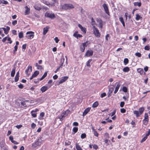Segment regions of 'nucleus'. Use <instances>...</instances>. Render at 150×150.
<instances>
[{
  "label": "nucleus",
  "mask_w": 150,
  "mask_h": 150,
  "mask_svg": "<svg viewBox=\"0 0 150 150\" xmlns=\"http://www.w3.org/2000/svg\"><path fill=\"white\" fill-rule=\"evenodd\" d=\"M1 29H3L4 31V33L6 34H7L8 33V31L10 29V28L9 26H7L6 28H0V30Z\"/></svg>",
  "instance_id": "f8f14e48"
},
{
  "label": "nucleus",
  "mask_w": 150,
  "mask_h": 150,
  "mask_svg": "<svg viewBox=\"0 0 150 150\" xmlns=\"http://www.w3.org/2000/svg\"><path fill=\"white\" fill-rule=\"evenodd\" d=\"M103 6L104 9L105 13L108 16H110L109 12L108 5L105 4L103 5Z\"/></svg>",
  "instance_id": "1a4fd4ad"
},
{
  "label": "nucleus",
  "mask_w": 150,
  "mask_h": 150,
  "mask_svg": "<svg viewBox=\"0 0 150 150\" xmlns=\"http://www.w3.org/2000/svg\"><path fill=\"white\" fill-rule=\"evenodd\" d=\"M68 112L67 111L64 112H63L61 115L59 116V118L60 119V120H63V118L67 115V112Z\"/></svg>",
  "instance_id": "4468645a"
},
{
  "label": "nucleus",
  "mask_w": 150,
  "mask_h": 150,
  "mask_svg": "<svg viewBox=\"0 0 150 150\" xmlns=\"http://www.w3.org/2000/svg\"><path fill=\"white\" fill-rule=\"evenodd\" d=\"M129 62V60L127 58H125L124 60V63L125 65L127 64Z\"/></svg>",
  "instance_id": "58836bf2"
},
{
  "label": "nucleus",
  "mask_w": 150,
  "mask_h": 150,
  "mask_svg": "<svg viewBox=\"0 0 150 150\" xmlns=\"http://www.w3.org/2000/svg\"><path fill=\"white\" fill-rule=\"evenodd\" d=\"M117 83V84L115 87V89L114 92V94H115L117 93L120 86V84L119 82L116 83V84Z\"/></svg>",
  "instance_id": "f3484780"
},
{
  "label": "nucleus",
  "mask_w": 150,
  "mask_h": 150,
  "mask_svg": "<svg viewBox=\"0 0 150 150\" xmlns=\"http://www.w3.org/2000/svg\"><path fill=\"white\" fill-rule=\"evenodd\" d=\"M145 50H149L150 49L149 46L148 45H146L144 48Z\"/></svg>",
  "instance_id": "8fccbe9b"
},
{
  "label": "nucleus",
  "mask_w": 150,
  "mask_h": 150,
  "mask_svg": "<svg viewBox=\"0 0 150 150\" xmlns=\"http://www.w3.org/2000/svg\"><path fill=\"white\" fill-rule=\"evenodd\" d=\"M36 125H35V124L34 123H32V124H31V127L33 128V129H34V128L35 127H36Z\"/></svg>",
  "instance_id": "4d7b16f0"
},
{
  "label": "nucleus",
  "mask_w": 150,
  "mask_h": 150,
  "mask_svg": "<svg viewBox=\"0 0 150 150\" xmlns=\"http://www.w3.org/2000/svg\"><path fill=\"white\" fill-rule=\"evenodd\" d=\"M9 139L11 142L13 140V136H10L9 137Z\"/></svg>",
  "instance_id": "69168bd1"
},
{
  "label": "nucleus",
  "mask_w": 150,
  "mask_h": 150,
  "mask_svg": "<svg viewBox=\"0 0 150 150\" xmlns=\"http://www.w3.org/2000/svg\"><path fill=\"white\" fill-rule=\"evenodd\" d=\"M51 86V85H50L48 87L46 86H43L41 88L40 90L42 93H43L47 91Z\"/></svg>",
  "instance_id": "2eb2a0df"
},
{
  "label": "nucleus",
  "mask_w": 150,
  "mask_h": 150,
  "mask_svg": "<svg viewBox=\"0 0 150 150\" xmlns=\"http://www.w3.org/2000/svg\"><path fill=\"white\" fill-rule=\"evenodd\" d=\"M149 116L148 114L147 113H145L144 114V119L143 120V121H146L147 123L148 122Z\"/></svg>",
  "instance_id": "412c9836"
},
{
  "label": "nucleus",
  "mask_w": 150,
  "mask_h": 150,
  "mask_svg": "<svg viewBox=\"0 0 150 150\" xmlns=\"http://www.w3.org/2000/svg\"><path fill=\"white\" fill-rule=\"evenodd\" d=\"M34 7L37 10H38V11H39L41 9V8L38 6L37 5H35L34 6Z\"/></svg>",
  "instance_id": "4c0bfd02"
},
{
  "label": "nucleus",
  "mask_w": 150,
  "mask_h": 150,
  "mask_svg": "<svg viewBox=\"0 0 150 150\" xmlns=\"http://www.w3.org/2000/svg\"><path fill=\"white\" fill-rule=\"evenodd\" d=\"M47 75V72H45L43 75L42 76L41 78L40 79V81H41L45 78Z\"/></svg>",
  "instance_id": "473e14b6"
},
{
  "label": "nucleus",
  "mask_w": 150,
  "mask_h": 150,
  "mask_svg": "<svg viewBox=\"0 0 150 150\" xmlns=\"http://www.w3.org/2000/svg\"><path fill=\"white\" fill-rule=\"evenodd\" d=\"M133 4L134 6H138V7H140L141 5V3L140 2H134L133 3Z\"/></svg>",
  "instance_id": "393cba45"
},
{
  "label": "nucleus",
  "mask_w": 150,
  "mask_h": 150,
  "mask_svg": "<svg viewBox=\"0 0 150 150\" xmlns=\"http://www.w3.org/2000/svg\"><path fill=\"white\" fill-rule=\"evenodd\" d=\"M20 102L17 101L16 102V104L17 106L19 107H21V104H20Z\"/></svg>",
  "instance_id": "0e129e2a"
},
{
  "label": "nucleus",
  "mask_w": 150,
  "mask_h": 150,
  "mask_svg": "<svg viewBox=\"0 0 150 150\" xmlns=\"http://www.w3.org/2000/svg\"><path fill=\"white\" fill-rule=\"evenodd\" d=\"M136 20L137 21H138L140 19H141L142 18V17L140 15H139L138 14H137L136 15Z\"/></svg>",
  "instance_id": "cd10ccee"
},
{
  "label": "nucleus",
  "mask_w": 150,
  "mask_h": 150,
  "mask_svg": "<svg viewBox=\"0 0 150 150\" xmlns=\"http://www.w3.org/2000/svg\"><path fill=\"white\" fill-rule=\"evenodd\" d=\"M17 31L15 30H12V33L14 35H17Z\"/></svg>",
  "instance_id": "e2e57ef3"
},
{
  "label": "nucleus",
  "mask_w": 150,
  "mask_h": 150,
  "mask_svg": "<svg viewBox=\"0 0 150 150\" xmlns=\"http://www.w3.org/2000/svg\"><path fill=\"white\" fill-rule=\"evenodd\" d=\"M86 136V134L85 133H82L81 135V138L82 139L85 138Z\"/></svg>",
  "instance_id": "de8ad7c7"
},
{
  "label": "nucleus",
  "mask_w": 150,
  "mask_h": 150,
  "mask_svg": "<svg viewBox=\"0 0 150 150\" xmlns=\"http://www.w3.org/2000/svg\"><path fill=\"white\" fill-rule=\"evenodd\" d=\"M68 77L67 76H62L61 79L60 81H57V82L58 83L57 85H59L60 84L62 83L68 79Z\"/></svg>",
  "instance_id": "6e6552de"
},
{
  "label": "nucleus",
  "mask_w": 150,
  "mask_h": 150,
  "mask_svg": "<svg viewBox=\"0 0 150 150\" xmlns=\"http://www.w3.org/2000/svg\"><path fill=\"white\" fill-rule=\"evenodd\" d=\"M45 16L51 19H53L55 17V15L52 12H47L45 14Z\"/></svg>",
  "instance_id": "39448f33"
},
{
  "label": "nucleus",
  "mask_w": 150,
  "mask_h": 150,
  "mask_svg": "<svg viewBox=\"0 0 150 150\" xmlns=\"http://www.w3.org/2000/svg\"><path fill=\"white\" fill-rule=\"evenodd\" d=\"M25 15H28L30 13V9L27 6L25 7Z\"/></svg>",
  "instance_id": "4be33fe9"
},
{
  "label": "nucleus",
  "mask_w": 150,
  "mask_h": 150,
  "mask_svg": "<svg viewBox=\"0 0 150 150\" xmlns=\"http://www.w3.org/2000/svg\"><path fill=\"white\" fill-rule=\"evenodd\" d=\"M39 74V71H35L32 75L33 76H34L35 77H36Z\"/></svg>",
  "instance_id": "c9c22d12"
},
{
  "label": "nucleus",
  "mask_w": 150,
  "mask_h": 150,
  "mask_svg": "<svg viewBox=\"0 0 150 150\" xmlns=\"http://www.w3.org/2000/svg\"><path fill=\"white\" fill-rule=\"evenodd\" d=\"M73 36L77 38H81L82 37V35L78 34H77L76 35V34H74Z\"/></svg>",
  "instance_id": "2f4dec72"
},
{
  "label": "nucleus",
  "mask_w": 150,
  "mask_h": 150,
  "mask_svg": "<svg viewBox=\"0 0 150 150\" xmlns=\"http://www.w3.org/2000/svg\"><path fill=\"white\" fill-rule=\"evenodd\" d=\"M17 20H15L12 22V24L13 25H15L17 24Z\"/></svg>",
  "instance_id": "6e6d98bb"
},
{
  "label": "nucleus",
  "mask_w": 150,
  "mask_h": 150,
  "mask_svg": "<svg viewBox=\"0 0 150 150\" xmlns=\"http://www.w3.org/2000/svg\"><path fill=\"white\" fill-rule=\"evenodd\" d=\"M144 110V108L143 107H142L139 109L138 111L134 110L133 111V113L135 115L136 117H138L142 114Z\"/></svg>",
  "instance_id": "f257e3e1"
},
{
  "label": "nucleus",
  "mask_w": 150,
  "mask_h": 150,
  "mask_svg": "<svg viewBox=\"0 0 150 150\" xmlns=\"http://www.w3.org/2000/svg\"><path fill=\"white\" fill-rule=\"evenodd\" d=\"M88 44V42H85L83 43L82 45L85 48L87 46Z\"/></svg>",
  "instance_id": "09e8293b"
},
{
  "label": "nucleus",
  "mask_w": 150,
  "mask_h": 150,
  "mask_svg": "<svg viewBox=\"0 0 150 150\" xmlns=\"http://www.w3.org/2000/svg\"><path fill=\"white\" fill-rule=\"evenodd\" d=\"M80 49L81 51L82 52H83L84 51V50L85 49V47H83V46L82 45H81L80 47Z\"/></svg>",
  "instance_id": "79ce46f5"
},
{
  "label": "nucleus",
  "mask_w": 150,
  "mask_h": 150,
  "mask_svg": "<svg viewBox=\"0 0 150 150\" xmlns=\"http://www.w3.org/2000/svg\"><path fill=\"white\" fill-rule=\"evenodd\" d=\"M54 39L56 43H57L59 41V40L58 39L57 37H55Z\"/></svg>",
  "instance_id": "052dcab7"
},
{
  "label": "nucleus",
  "mask_w": 150,
  "mask_h": 150,
  "mask_svg": "<svg viewBox=\"0 0 150 150\" xmlns=\"http://www.w3.org/2000/svg\"><path fill=\"white\" fill-rule=\"evenodd\" d=\"M49 27L48 26L44 28L43 29V34L45 35L49 30Z\"/></svg>",
  "instance_id": "aec40b11"
},
{
  "label": "nucleus",
  "mask_w": 150,
  "mask_h": 150,
  "mask_svg": "<svg viewBox=\"0 0 150 150\" xmlns=\"http://www.w3.org/2000/svg\"><path fill=\"white\" fill-rule=\"evenodd\" d=\"M92 61L91 59H89L86 62V65L88 67H90V62Z\"/></svg>",
  "instance_id": "c03bdc74"
},
{
  "label": "nucleus",
  "mask_w": 150,
  "mask_h": 150,
  "mask_svg": "<svg viewBox=\"0 0 150 150\" xmlns=\"http://www.w3.org/2000/svg\"><path fill=\"white\" fill-rule=\"evenodd\" d=\"M122 91L126 93L127 91V89L126 87L124 86L122 88Z\"/></svg>",
  "instance_id": "49530a36"
},
{
  "label": "nucleus",
  "mask_w": 150,
  "mask_h": 150,
  "mask_svg": "<svg viewBox=\"0 0 150 150\" xmlns=\"http://www.w3.org/2000/svg\"><path fill=\"white\" fill-rule=\"evenodd\" d=\"M96 21L98 23V26L99 28L101 29L103 28V21L100 18H97L96 19Z\"/></svg>",
  "instance_id": "423d86ee"
},
{
  "label": "nucleus",
  "mask_w": 150,
  "mask_h": 150,
  "mask_svg": "<svg viewBox=\"0 0 150 150\" xmlns=\"http://www.w3.org/2000/svg\"><path fill=\"white\" fill-rule=\"evenodd\" d=\"M21 101L20 103L21 104V107H25L27 106V105L26 104V102H29V100H20Z\"/></svg>",
  "instance_id": "9d476101"
},
{
  "label": "nucleus",
  "mask_w": 150,
  "mask_h": 150,
  "mask_svg": "<svg viewBox=\"0 0 150 150\" xmlns=\"http://www.w3.org/2000/svg\"><path fill=\"white\" fill-rule=\"evenodd\" d=\"M91 129L92 131V132H93V134L96 137H98V134L97 132V131L96 130L94 127H91Z\"/></svg>",
  "instance_id": "6ab92c4d"
},
{
  "label": "nucleus",
  "mask_w": 150,
  "mask_h": 150,
  "mask_svg": "<svg viewBox=\"0 0 150 150\" xmlns=\"http://www.w3.org/2000/svg\"><path fill=\"white\" fill-rule=\"evenodd\" d=\"M41 140L40 139H38V140L34 143L32 144V147L33 148H35L37 147V146L40 145L41 143Z\"/></svg>",
  "instance_id": "0eeeda50"
},
{
  "label": "nucleus",
  "mask_w": 150,
  "mask_h": 150,
  "mask_svg": "<svg viewBox=\"0 0 150 150\" xmlns=\"http://www.w3.org/2000/svg\"><path fill=\"white\" fill-rule=\"evenodd\" d=\"M32 67L31 66H28V68L25 70V74L28 75H29L30 73L32 71Z\"/></svg>",
  "instance_id": "9b49d317"
},
{
  "label": "nucleus",
  "mask_w": 150,
  "mask_h": 150,
  "mask_svg": "<svg viewBox=\"0 0 150 150\" xmlns=\"http://www.w3.org/2000/svg\"><path fill=\"white\" fill-rule=\"evenodd\" d=\"M98 105V101H96L93 104L92 106V107L95 108L97 107Z\"/></svg>",
  "instance_id": "7c9ffc66"
},
{
  "label": "nucleus",
  "mask_w": 150,
  "mask_h": 150,
  "mask_svg": "<svg viewBox=\"0 0 150 150\" xmlns=\"http://www.w3.org/2000/svg\"><path fill=\"white\" fill-rule=\"evenodd\" d=\"M92 28L93 29V33L95 36L97 38L100 37V34L98 29L94 25L93 26Z\"/></svg>",
  "instance_id": "7ed1b4c3"
},
{
  "label": "nucleus",
  "mask_w": 150,
  "mask_h": 150,
  "mask_svg": "<svg viewBox=\"0 0 150 150\" xmlns=\"http://www.w3.org/2000/svg\"><path fill=\"white\" fill-rule=\"evenodd\" d=\"M44 115L45 114L44 112H41L39 116V119L41 120H42L43 119L42 117L44 116Z\"/></svg>",
  "instance_id": "c756f323"
},
{
  "label": "nucleus",
  "mask_w": 150,
  "mask_h": 150,
  "mask_svg": "<svg viewBox=\"0 0 150 150\" xmlns=\"http://www.w3.org/2000/svg\"><path fill=\"white\" fill-rule=\"evenodd\" d=\"M58 77V76L56 75V74H55V75L53 77V79H56Z\"/></svg>",
  "instance_id": "774afa93"
},
{
  "label": "nucleus",
  "mask_w": 150,
  "mask_h": 150,
  "mask_svg": "<svg viewBox=\"0 0 150 150\" xmlns=\"http://www.w3.org/2000/svg\"><path fill=\"white\" fill-rule=\"evenodd\" d=\"M34 32L31 31H28L26 33V35L25 37L27 38L28 39H31L33 38L34 37Z\"/></svg>",
  "instance_id": "20e7f679"
},
{
  "label": "nucleus",
  "mask_w": 150,
  "mask_h": 150,
  "mask_svg": "<svg viewBox=\"0 0 150 150\" xmlns=\"http://www.w3.org/2000/svg\"><path fill=\"white\" fill-rule=\"evenodd\" d=\"M2 3L5 4H8V2L4 0H0V4Z\"/></svg>",
  "instance_id": "a19ab883"
},
{
  "label": "nucleus",
  "mask_w": 150,
  "mask_h": 150,
  "mask_svg": "<svg viewBox=\"0 0 150 150\" xmlns=\"http://www.w3.org/2000/svg\"><path fill=\"white\" fill-rule=\"evenodd\" d=\"M120 112L122 113H124L126 112V110L124 108H122L120 109Z\"/></svg>",
  "instance_id": "13d9d810"
},
{
  "label": "nucleus",
  "mask_w": 150,
  "mask_h": 150,
  "mask_svg": "<svg viewBox=\"0 0 150 150\" xmlns=\"http://www.w3.org/2000/svg\"><path fill=\"white\" fill-rule=\"evenodd\" d=\"M119 21H120V22L122 24L123 26L124 27H125V22L124 21L123 18L122 17H120L119 18Z\"/></svg>",
  "instance_id": "5701e85b"
},
{
  "label": "nucleus",
  "mask_w": 150,
  "mask_h": 150,
  "mask_svg": "<svg viewBox=\"0 0 150 150\" xmlns=\"http://www.w3.org/2000/svg\"><path fill=\"white\" fill-rule=\"evenodd\" d=\"M93 52L92 50H88L85 54V56L89 57L92 55Z\"/></svg>",
  "instance_id": "ddd939ff"
},
{
  "label": "nucleus",
  "mask_w": 150,
  "mask_h": 150,
  "mask_svg": "<svg viewBox=\"0 0 150 150\" xmlns=\"http://www.w3.org/2000/svg\"><path fill=\"white\" fill-rule=\"evenodd\" d=\"M15 73V68H13L11 72V76L12 77L14 76Z\"/></svg>",
  "instance_id": "c85d7f7f"
},
{
  "label": "nucleus",
  "mask_w": 150,
  "mask_h": 150,
  "mask_svg": "<svg viewBox=\"0 0 150 150\" xmlns=\"http://www.w3.org/2000/svg\"><path fill=\"white\" fill-rule=\"evenodd\" d=\"M137 71L138 73H139L141 75L143 74L144 73L143 69L142 68H138L137 69Z\"/></svg>",
  "instance_id": "b1692460"
},
{
  "label": "nucleus",
  "mask_w": 150,
  "mask_h": 150,
  "mask_svg": "<svg viewBox=\"0 0 150 150\" xmlns=\"http://www.w3.org/2000/svg\"><path fill=\"white\" fill-rule=\"evenodd\" d=\"M93 148L94 149H97L98 148V146L97 145H96V144H94L93 145Z\"/></svg>",
  "instance_id": "5fc2aeb1"
},
{
  "label": "nucleus",
  "mask_w": 150,
  "mask_h": 150,
  "mask_svg": "<svg viewBox=\"0 0 150 150\" xmlns=\"http://www.w3.org/2000/svg\"><path fill=\"white\" fill-rule=\"evenodd\" d=\"M71 144V142L67 140H66L65 143V144L66 146L70 145Z\"/></svg>",
  "instance_id": "37998d69"
},
{
  "label": "nucleus",
  "mask_w": 150,
  "mask_h": 150,
  "mask_svg": "<svg viewBox=\"0 0 150 150\" xmlns=\"http://www.w3.org/2000/svg\"><path fill=\"white\" fill-rule=\"evenodd\" d=\"M18 37L20 38H21L23 37V34L22 32H21L19 33Z\"/></svg>",
  "instance_id": "ea45409f"
},
{
  "label": "nucleus",
  "mask_w": 150,
  "mask_h": 150,
  "mask_svg": "<svg viewBox=\"0 0 150 150\" xmlns=\"http://www.w3.org/2000/svg\"><path fill=\"white\" fill-rule=\"evenodd\" d=\"M62 9L67 10L74 8V6L71 4H64L61 6Z\"/></svg>",
  "instance_id": "f03ea898"
},
{
  "label": "nucleus",
  "mask_w": 150,
  "mask_h": 150,
  "mask_svg": "<svg viewBox=\"0 0 150 150\" xmlns=\"http://www.w3.org/2000/svg\"><path fill=\"white\" fill-rule=\"evenodd\" d=\"M129 70V68L128 67H124L123 69V71L124 72H128Z\"/></svg>",
  "instance_id": "a878e982"
},
{
  "label": "nucleus",
  "mask_w": 150,
  "mask_h": 150,
  "mask_svg": "<svg viewBox=\"0 0 150 150\" xmlns=\"http://www.w3.org/2000/svg\"><path fill=\"white\" fill-rule=\"evenodd\" d=\"M147 138V137L146 136L142 139V140L141 141V142L142 143L144 142L146 139Z\"/></svg>",
  "instance_id": "603ef678"
},
{
  "label": "nucleus",
  "mask_w": 150,
  "mask_h": 150,
  "mask_svg": "<svg viewBox=\"0 0 150 150\" xmlns=\"http://www.w3.org/2000/svg\"><path fill=\"white\" fill-rule=\"evenodd\" d=\"M135 55L138 57H140L141 56V54L139 52H136L135 53Z\"/></svg>",
  "instance_id": "a18cd8bd"
},
{
  "label": "nucleus",
  "mask_w": 150,
  "mask_h": 150,
  "mask_svg": "<svg viewBox=\"0 0 150 150\" xmlns=\"http://www.w3.org/2000/svg\"><path fill=\"white\" fill-rule=\"evenodd\" d=\"M114 91V88L113 87H110L109 88V91L108 93L109 95H110L111 93L113 92Z\"/></svg>",
  "instance_id": "72a5a7b5"
},
{
  "label": "nucleus",
  "mask_w": 150,
  "mask_h": 150,
  "mask_svg": "<svg viewBox=\"0 0 150 150\" xmlns=\"http://www.w3.org/2000/svg\"><path fill=\"white\" fill-rule=\"evenodd\" d=\"M31 114L32 116L33 117H35L37 116V113L36 112H35L33 110H32L31 112Z\"/></svg>",
  "instance_id": "bb28decb"
},
{
  "label": "nucleus",
  "mask_w": 150,
  "mask_h": 150,
  "mask_svg": "<svg viewBox=\"0 0 150 150\" xmlns=\"http://www.w3.org/2000/svg\"><path fill=\"white\" fill-rule=\"evenodd\" d=\"M91 24L92 25L95 24V22L94 21L93 18H91Z\"/></svg>",
  "instance_id": "bf43d9fd"
},
{
  "label": "nucleus",
  "mask_w": 150,
  "mask_h": 150,
  "mask_svg": "<svg viewBox=\"0 0 150 150\" xmlns=\"http://www.w3.org/2000/svg\"><path fill=\"white\" fill-rule=\"evenodd\" d=\"M106 94L105 93H104L101 94V98H103L105 97L106 96Z\"/></svg>",
  "instance_id": "680f3d73"
},
{
  "label": "nucleus",
  "mask_w": 150,
  "mask_h": 150,
  "mask_svg": "<svg viewBox=\"0 0 150 150\" xmlns=\"http://www.w3.org/2000/svg\"><path fill=\"white\" fill-rule=\"evenodd\" d=\"M22 127V125H17L16 126V127L18 129H20Z\"/></svg>",
  "instance_id": "338daca9"
},
{
  "label": "nucleus",
  "mask_w": 150,
  "mask_h": 150,
  "mask_svg": "<svg viewBox=\"0 0 150 150\" xmlns=\"http://www.w3.org/2000/svg\"><path fill=\"white\" fill-rule=\"evenodd\" d=\"M76 148L77 150H83L81 146L77 143L76 144Z\"/></svg>",
  "instance_id": "f704fd0d"
},
{
  "label": "nucleus",
  "mask_w": 150,
  "mask_h": 150,
  "mask_svg": "<svg viewBox=\"0 0 150 150\" xmlns=\"http://www.w3.org/2000/svg\"><path fill=\"white\" fill-rule=\"evenodd\" d=\"M19 76H16L14 78L15 81L16 82H17L19 80Z\"/></svg>",
  "instance_id": "3c124183"
},
{
  "label": "nucleus",
  "mask_w": 150,
  "mask_h": 150,
  "mask_svg": "<svg viewBox=\"0 0 150 150\" xmlns=\"http://www.w3.org/2000/svg\"><path fill=\"white\" fill-rule=\"evenodd\" d=\"M78 27L81 30V31L83 32V33L84 34H85L86 32V28L83 27L80 24H79L78 25Z\"/></svg>",
  "instance_id": "dca6fc26"
},
{
  "label": "nucleus",
  "mask_w": 150,
  "mask_h": 150,
  "mask_svg": "<svg viewBox=\"0 0 150 150\" xmlns=\"http://www.w3.org/2000/svg\"><path fill=\"white\" fill-rule=\"evenodd\" d=\"M91 109V108L88 107L86 109L83 113V116H85L90 111Z\"/></svg>",
  "instance_id": "a211bd4d"
},
{
  "label": "nucleus",
  "mask_w": 150,
  "mask_h": 150,
  "mask_svg": "<svg viewBox=\"0 0 150 150\" xmlns=\"http://www.w3.org/2000/svg\"><path fill=\"white\" fill-rule=\"evenodd\" d=\"M78 128L77 127H73L72 131L74 132V134L76 133L78 131Z\"/></svg>",
  "instance_id": "e433bc0d"
},
{
  "label": "nucleus",
  "mask_w": 150,
  "mask_h": 150,
  "mask_svg": "<svg viewBox=\"0 0 150 150\" xmlns=\"http://www.w3.org/2000/svg\"><path fill=\"white\" fill-rule=\"evenodd\" d=\"M125 104V103L124 102H121L120 103V105L121 107H123Z\"/></svg>",
  "instance_id": "864d4df0"
}]
</instances>
